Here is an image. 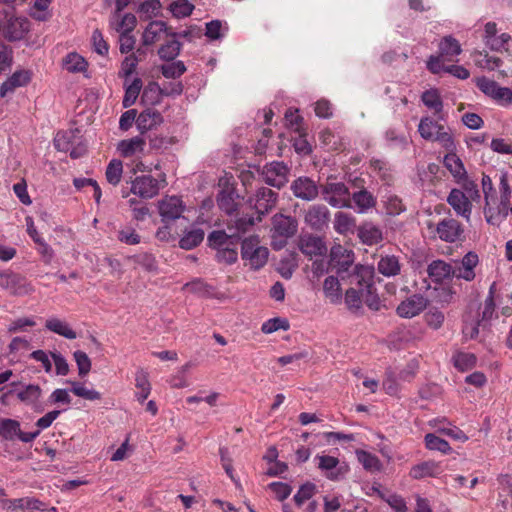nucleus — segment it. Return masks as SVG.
<instances>
[{
  "mask_svg": "<svg viewBox=\"0 0 512 512\" xmlns=\"http://www.w3.org/2000/svg\"><path fill=\"white\" fill-rule=\"evenodd\" d=\"M476 66L482 69L493 71L501 66V59L495 56H489L486 52L475 51L472 54Z\"/></svg>",
  "mask_w": 512,
  "mask_h": 512,
  "instance_id": "45",
  "label": "nucleus"
},
{
  "mask_svg": "<svg viewBox=\"0 0 512 512\" xmlns=\"http://www.w3.org/2000/svg\"><path fill=\"white\" fill-rule=\"evenodd\" d=\"M428 275L436 282H441L450 276L453 277V268L443 260H435L428 266Z\"/></svg>",
  "mask_w": 512,
  "mask_h": 512,
  "instance_id": "42",
  "label": "nucleus"
},
{
  "mask_svg": "<svg viewBox=\"0 0 512 512\" xmlns=\"http://www.w3.org/2000/svg\"><path fill=\"white\" fill-rule=\"evenodd\" d=\"M352 208L359 214L367 213L376 205V198L366 189L351 194Z\"/></svg>",
  "mask_w": 512,
  "mask_h": 512,
  "instance_id": "29",
  "label": "nucleus"
},
{
  "mask_svg": "<svg viewBox=\"0 0 512 512\" xmlns=\"http://www.w3.org/2000/svg\"><path fill=\"white\" fill-rule=\"evenodd\" d=\"M291 190L295 197L312 201L318 196L320 187L309 177L302 176L292 182Z\"/></svg>",
  "mask_w": 512,
  "mask_h": 512,
  "instance_id": "19",
  "label": "nucleus"
},
{
  "mask_svg": "<svg viewBox=\"0 0 512 512\" xmlns=\"http://www.w3.org/2000/svg\"><path fill=\"white\" fill-rule=\"evenodd\" d=\"M123 173V164L120 160L113 159L106 168V179L113 186L119 184Z\"/></svg>",
  "mask_w": 512,
  "mask_h": 512,
  "instance_id": "54",
  "label": "nucleus"
},
{
  "mask_svg": "<svg viewBox=\"0 0 512 512\" xmlns=\"http://www.w3.org/2000/svg\"><path fill=\"white\" fill-rule=\"evenodd\" d=\"M345 304L347 308L353 312L358 313L362 309L363 297L361 295L360 285H351L345 293Z\"/></svg>",
  "mask_w": 512,
  "mask_h": 512,
  "instance_id": "43",
  "label": "nucleus"
},
{
  "mask_svg": "<svg viewBox=\"0 0 512 512\" xmlns=\"http://www.w3.org/2000/svg\"><path fill=\"white\" fill-rule=\"evenodd\" d=\"M461 52L462 48L459 41L452 36L443 37L439 43L440 55L449 61H453Z\"/></svg>",
  "mask_w": 512,
  "mask_h": 512,
  "instance_id": "37",
  "label": "nucleus"
},
{
  "mask_svg": "<svg viewBox=\"0 0 512 512\" xmlns=\"http://www.w3.org/2000/svg\"><path fill=\"white\" fill-rule=\"evenodd\" d=\"M31 80V72L28 70L15 71L0 87V95L8 97L18 87L27 85Z\"/></svg>",
  "mask_w": 512,
  "mask_h": 512,
  "instance_id": "24",
  "label": "nucleus"
},
{
  "mask_svg": "<svg viewBox=\"0 0 512 512\" xmlns=\"http://www.w3.org/2000/svg\"><path fill=\"white\" fill-rule=\"evenodd\" d=\"M443 468L440 463L435 461H424L414 465L410 470V476L413 479H422L425 477H437L442 474Z\"/></svg>",
  "mask_w": 512,
  "mask_h": 512,
  "instance_id": "31",
  "label": "nucleus"
},
{
  "mask_svg": "<svg viewBox=\"0 0 512 512\" xmlns=\"http://www.w3.org/2000/svg\"><path fill=\"white\" fill-rule=\"evenodd\" d=\"M448 204L453 208L457 215L463 217L467 221L472 213V201L461 189H452L447 197Z\"/></svg>",
  "mask_w": 512,
  "mask_h": 512,
  "instance_id": "21",
  "label": "nucleus"
},
{
  "mask_svg": "<svg viewBox=\"0 0 512 512\" xmlns=\"http://www.w3.org/2000/svg\"><path fill=\"white\" fill-rule=\"evenodd\" d=\"M72 388L71 391L78 397L86 400L95 401L101 399V394L92 388H87L84 384L76 381L70 382Z\"/></svg>",
  "mask_w": 512,
  "mask_h": 512,
  "instance_id": "55",
  "label": "nucleus"
},
{
  "mask_svg": "<svg viewBox=\"0 0 512 512\" xmlns=\"http://www.w3.org/2000/svg\"><path fill=\"white\" fill-rule=\"evenodd\" d=\"M498 503L503 511L508 508L512 509V478L508 474L498 476Z\"/></svg>",
  "mask_w": 512,
  "mask_h": 512,
  "instance_id": "27",
  "label": "nucleus"
},
{
  "mask_svg": "<svg viewBox=\"0 0 512 512\" xmlns=\"http://www.w3.org/2000/svg\"><path fill=\"white\" fill-rule=\"evenodd\" d=\"M315 460L318 461V468L324 472L325 476L333 481L342 478L348 471V467L344 463H340L339 459L330 455H316Z\"/></svg>",
  "mask_w": 512,
  "mask_h": 512,
  "instance_id": "13",
  "label": "nucleus"
},
{
  "mask_svg": "<svg viewBox=\"0 0 512 512\" xmlns=\"http://www.w3.org/2000/svg\"><path fill=\"white\" fill-rule=\"evenodd\" d=\"M300 251L310 257L322 256L326 253V246L320 237L305 235L299 240Z\"/></svg>",
  "mask_w": 512,
  "mask_h": 512,
  "instance_id": "26",
  "label": "nucleus"
},
{
  "mask_svg": "<svg viewBox=\"0 0 512 512\" xmlns=\"http://www.w3.org/2000/svg\"><path fill=\"white\" fill-rule=\"evenodd\" d=\"M74 133L72 130L59 131L54 137V146L58 151L68 152L73 144Z\"/></svg>",
  "mask_w": 512,
  "mask_h": 512,
  "instance_id": "58",
  "label": "nucleus"
},
{
  "mask_svg": "<svg viewBox=\"0 0 512 512\" xmlns=\"http://www.w3.org/2000/svg\"><path fill=\"white\" fill-rule=\"evenodd\" d=\"M386 212L389 215H399L405 210L402 200L396 195H387L384 199Z\"/></svg>",
  "mask_w": 512,
  "mask_h": 512,
  "instance_id": "64",
  "label": "nucleus"
},
{
  "mask_svg": "<svg viewBox=\"0 0 512 512\" xmlns=\"http://www.w3.org/2000/svg\"><path fill=\"white\" fill-rule=\"evenodd\" d=\"M427 228L434 237L447 243L459 241L464 233L462 224L450 216L441 219L437 223L429 222Z\"/></svg>",
  "mask_w": 512,
  "mask_h": 512,
  "instance_id": "6",
  "label": "nucleus"
},
{
  "mask_svg": "<svg viewBox=\"0 0 512 512\" xmlns=\"http://www.w3.org/2000/svg\"><path fill=\"white\" fill-rule=\"evenodd\" d=\"M0 287L15 296H25L34 292L33 285L20 274L7 272Z\"/></svg>",
  "mask_w": 512,
  "mask_h": 512,
  "instance_id": "12",
  "label": "nucleus"
},
{
  "mask_svg": "<svg viewBox=\"0 0 512 512\" xmlns=\"http://www.w3.org/2000/svg\"><path fill=\"white\" fill-rule=\"evenodd\" d=\"M169 10L174 17L185 18L191 15L194 10V5L188 0H176L170 4Z\"/></svg>",
  "mask_w": 512,
  "mask_h": 512,
  "instance_id": "57",
  "label": "nucleus"
},
{
  "mask_svg": "<svg viewBox=\"0 0 512 512\" xmlns=\"http://www.w3.org/2000/svg\"><path fill=\"white\" fill-rule=\"evenodd\" d=\"M454 366L460 371H467L474 367L476 357L469 352H457L453 356Z\"/></svg>",
  "mask_w": 512,
  "mask_h": 512,
  "instance_id": "53",
  "label": "nucleus"
},
{
  "mask_svg": "<svg viewBox=\"0 0 512 512\" xmlns=\"http://www.w3.org/2000/svg\"><path fill=\"white\" fill-rule=\"evenodd\" d=\"M145 140L140 136L121 140L117 145V151L124 158L139 157L144 153Z\"/></svg>",
  "mask_w": 512,
  "mask_h": 512,
  "instance_id": "25",
  "label": "nucleus"
},
{
  "mask_svg": "<svg viewBox=\"0 0 512 512\" xmlns=\"http://www.w3.org/2000/svg\"><path fill=\"white\" fill-rule=\"evenodd\" d=\"M479 262L478 255L474 252H468L461 261L456 262L453 268V277L472 281L475 278V267Z\"/></svg>",
  "mask_w": 512,
  "mask_h": 512,
  "instance_id": "20",
  "label": "nucleus"
},
{
  "mask_svg": "<svg viewBox=\"0 0 512 512\" xmlns=\"http://www.w3.org/2000/svg\"><path fill=\"white\" fill-rule=\"evenodd\" d=\"M131 192L140 198L150 199L160 190L159 182L151 175H141L131 181Z\"/></svg>",
  "mask_w": 512,
  "mask_h": 512,
  "instance_id": "16",
  "label": "nucleus"
},
{
  "mask_svg": "<svg viewBox=\"0 0 512 512\" xmlns=\"http://www.w3.org/2000/svg\"><path fill=\"white\" fill-rule=\"evenodd\" d=\"M162 122V116L155 110H145L139 114L136 120L137 129L145 133Z\"/></svg>",
  "mask_w": 512,
  "mask_h": 512,
  "instance_id": "35",
  "label": "nucleus"
},
{
  "mask_svg": "<svg viewBox=\"0 0 512 512\" xmlns=\"http://www.w3.org/2000/svg\"><path fill=\"white\" fill-rule=\"evenodd\" d=\"M356 456L366 471L374 473L379 472L382 469V463L375 454L365 450H357Z\"/></svg>",
  "mask_w": 512,
  "mask_h": 512,
  "instance_id": "44",
  "label": "nucleus"
},
{
  "mask_svg": "<svg viewBox=\"0 0 512 512\" xmlns=\"http://www.w3.org/2000/svg\"><path fill=\"white\" fill-rule=\"evenodd\" d=\"M325 297L332 304H339L342 301V290L338 277L328 276L323 284Z\"/></svg>",
  "mask_w": 512,
  "mask_h": 512,
  "instance_id": "40",
  "label": "nucleus"
},
{
  "mask_svg": "<svg viewBox=\"0 0 512 512\" xmlns=\"http://www.w3.org/2000/svg\"><path fill=\"white\" fill-rule=\"evenodd\" d=\"M141 88L142 81L140 78H134L130 84H127V81L125 80V95L122 101L124 108H128L135 104Z\"/></svg>",
  "mask_w": 512,
  "mask_h": 512,
  "instance_id": "47",
  "label": "nucleus"
},
{
  "mask_svg": "<svg viewBox=\"0 0 512 512\" xmlns=\"http://www.w3.org/2000/svg\"><path fill=\"white\" fill-rule=\"evenodd\" d=\"M377 269L382 275L392 277L400 273L401 265L398 257L394 255H385L378 261Z\"/></svg>",
  "mask_w": 512,
  "mask_h": 512,
  "instance_id": "41",
  "label": "nucleus"
},
{
  "mask_svg": "<svg viewBox=\"0 0 512 512\" xmlns=\"http://www.w3.org/2000/svg\"><path fill=\"white\" fill-rule=\"evenodd\" d=\"M484 194V217L488 224L499 226L508 216L509 201L512 197V189L505 176H502L499 183V195L493 187L491 178L483 175L481 180Z\"/></svg>",
  "mask_w": 512,
  "mask_h": 512,
  "instance_id": "1",
  "label": "nucleus"
},
{
  "mask_svg": "<svg viewBox=\"0 0 512 512\" xmlns=\"http://www.w3.org/2000/svg\"><path fill=\"white\" fill-rule=\"evenodd\" d=\"M357 236L365 245H376L383 239L382 230L371 222H365L357 228Z\"/></svg>",
  "mask_w": 512,
  "mask_h": 512,
  "instance_id": "30",
  "label": "nucleus"
},
{
  "mask_svg": "<svg viewBox=\"0 0 512 512\" xmlns=\"http://www.w3.org/2000/svg\"><path fill=\"white\" fill-rule=\"evenodd\" d=\"M288 167L283 162H271L264 166V181L273 187L281 188L288 182Z\"/></svg>",
  "mask_w": 512,
  "mask_h": 512,
  "instance_id": "15",
  "label": "nucleus"
},
{
  "mask_svg": "<svg viewBox=\"0 0 512 512\" xmlns=\"http://www.w3.org/2000/svg\"><path fill=\"white\" fill-rule=\"evenodd\" d=\"M241 256L245 265L253 270H258L267 263L269 250L260 245L258 236L253 235L242 241Z\"/></svg>",
  "mask_w": 512,
  "mask_h": 512,
  "instance_id": "5",
  "label": "nucleus"
},
{
  "mask_svg": "<svg viewBox=\"0 0 512 512\" xmlns=\"http://www.w3.org/2000/svg\"><path fill=\"white\" fill-rule=\"evenodd\" d=\"M316 492V486L307 482L303 484L294 495V501L297 506H301L305 501L311 499Z\"/></svg>",
  "mask_w": 512,
  "mask_h": 512,
  "instance_id": "63",
  "label": "nucleus"
},
{
  "mask_svg": "<svg viewBox=\"0 0 512 512\" xmlns=\"http://www.w3.org/2000/svg\"><path fill=\"white\" fill-rule=\"evenodd\" d=\"M227 31V27L219 20H212L206 23L205 35L210 40H218L222 38Z\"/></svg>",
  "mask_w": 512,
  "mask_h": 512,
  "instance_id": "61",
  "label": "nucleus"
},
{
  "mask_svg": "<svg viewBox=\"0 0 512 512\" xmlns=\"http://www.w3.org/2000/svg\"><path fill=\"white\" fill-rule=\"evenodd\" d=\"M354 263V252L340 244L334 245L330 250V266L337 275L344 280L345 274Z\"/></svg>",
  "mask_w": 512,
  "mask_h": 512,
  "instance_id": "10",
  "label": "nucleus"
},
{
  "mask_svg": "<svg viewBox=\"0 0 512 512\" xmlns=\"http://www.w3.org/2000/svg\"><path fill=\"white\" fill-rule=\"evenodd\" d=\"M184 209L183 201L177 196H166L158 202V210L163 222L180 218Z\"/></svg>",
  "mask_w": 512,
  "mask_h": 512,
  "instance_id": "17",
  "label": "nucleus"
},
{
  "mask_svg": "<svg viewBox=\"0 0 512 512\" xmlns=\"http://www.w3.org/2000/svg\"><path fill=\"white\" fill-rule=\"evenodd\" d=\"M204 230L199 227H192L184 231L183 236L179 240V246L185 250H191L197 247L204 239Z\"/></svg>",
  "mask_w": 512,
  "mask_h": 512,
  "instance_id": "38",
  "label": "nucleus"
},
{
  "mask_svg": "<svg viewBox=\"0 0 512 512\" xmlns=\"http://www.w3.org/2000/svg\"><path fill=\"white\" fill-rule=\"evenodd\" d=\"M41 394L42 391L38 385L30 384L20 390L17 393V396L22 402H25L29 405H34L39 401Z\"/></svg>",
  "mask_w": 512,
  "mask_h": 512,
  "instance_id": "50",
  "label": "nucleus"
},
{
  "mask_svg": "<svg viewBox=\"0 0 512 512\" xmlns=\"http://www.w3.org/2000/svg\"><path fill=\"white\" fill-rule=\"evenodd\" d=\"M63 64L65 69L72 73L83 72L87 67L86 60L77 53H69L65 57Z\"/></svg>",
  "mask_w": 512,
  "mask_h": 512,
  "instance_id": "52",
  "label": "nucleus"
},
{
  "mask_svg": "<svg viewBox=\"0 0 512 512\" xmlns=\"http://www.w3.org/2000/svg\"><path fill=\"white\" fill-rule=\"evenodd\" d=\"M426 306V298L422 295L415 294L398 305L397 314L402 318H412L420 314Z\"/></svg>",
  "mask_w": 512,
  "mask_h": 512,
  "instance_id": "22",
  "label": "nucleus"
},
{
  "mask_svg": "<svg viewBox=\"0 0 512 512\" xmlns=\"http://www.w3.org/2000/svg\"><path fill=\"white\" fill-rule=\"evenodd\" d=\"M439 422L446 423V425L438 427V432L460 442H466L469 439L468 436L460 428L452 425L450 422H447L446 419H442Z\"/></svg>",
  "mask_w": 512,
  "mask_h": 512,
  "instance_id": "56",
  "label": "nucleus"
},
{
  "mask_svg": "<svg viewBox=\"0 0 512 512\" xmlns=\"http://www.w3.org/2000/svg\"><path fill=\"white\" fill-rule=\"evenodd\" d=\"M320 193L323 200L333 208H352L348 186L344 182L337 181L334 176H329L320 186Z\"/></svg>",
  "mask_w": 512,
  "mask_h": 512,
  "instance_id": "4",
  "label": "nucleus"
},
{
  "mask_svg": "<svg viewBox=\"0 0 512 512\" xmlns=\"http://www.w3.org/2000/svg\"><path fill=\"white\" fill-rule=\"evenodd\" d=\"M276 201L277 193L266 187L259 188L256 194L249 198L250 206L259 214V221L262 215L268 213L275 206Z\"/></svg>",
  "mask_w": 512,
  "mask_h": 512,
  "instance_id": "14",
  "label": "nucleus"
},
{
  "mask_svg": "<svg viewBox=\"0 0 512 512\" xmlns=\"http://www.w3.org/2000/svg\"><path fill=\"white\" fill-rule=\"evenodd\" d=\"M273 224V245L275 248H282L286 240L292 237L297 231V221L290 216L276 214L272 218Z\"/></svg>",
  "mask_w": 512,
  "mask_h": 512,
  "instance_id": "7",
  "label": "nucleus"
},
{
  "mask_svg": "<svg viewBox=\"0 0 512 512\" xmlns=\"http://www.w3.org/2000/svg\"><path fill=\"white\" fill-rule=\"evenodd\" d=\"M330 220L329 209L322 204L310 206L304 215L305 223L313 230H323Z\"/></svg>",
  "mask_w": 512,
  "mask_h": 512,
  "instance_id": "18",
  "label": "nucleus"
},
{
  "mask_svg": "<svg viewBox=\"0 0 512 512\" xmlns=\"http://www.w3.org/2000/svg\"><path fill=\"white\" fill-rule=\"evenodd\" d=\"M422 101L425 106L434 111V114L438 115L441 113L443 108V103L441 97L437 90L431 89L425 91L422 94Z\"/></svg>",
  "mask_w": 512,
  "mask_h": 512,
  "instance_id": "51",
  "label": "nucleus"
},
{
  "mask_svg": "<svg viewBox=\"0 0 512 512\" xmlns=\"http://www.w3.org/2000/svg\"><path fill=\"white\" fill-rule=\"evenodd\" d=\"M0 436L8 441H12L17 437L20 441L29 443L39 436V431L22 432L20 423L17 420L0 418Z\"/></svg>",
  "mask_w": 512,
  "mask_h": 512,
  "instance_id": "11",
  "label": "nucleus"
},
{
  "mask_svg": "<svg viewBox=\"0 0 512 512\" xmlns=\"http://www.w3.org/2000/svg\"><path fill=\"white\" fill-rule=\"evenodd\" d=\"M136 22V17L132 13L122 14L121 12H115L110 19V26L119 35L131 34L136 26Z\"/></svg>",
  "mask_w": 512,
  "mask_h": 512,
  "instance_id": "28",
  "label": "nucleus"
},
{
  "mask_svg": "<svg viewBox=\"0 0 512 512\" xmlns=\"http://www.w3.org/2000/svg\"><path fill=\"white\" fill-rule=\"evenodd\" d=\"M380 497L395 511V512H407L408 507L403 497L397 494L385 495L378 491Z\"/></svg>",
  "mask_w": 512,
  "mask_h": 512,
  "instance_id": "62",
  "label": "nucleus"
},
{
  "mask_svg": "<svg viewBox=\"0 0 512 512\" xmlns=\"http://www.w3.org/2000/svg\"><path fill=\"white\" fill-rule=\"evenodd\" d=\"M238 195H236L234 189L226 188L220 191L217 196V204L219 208L225 213L231 215L237 210V199Z\"/></svg>",
  "mask_w": 512,
  "mask_h": 512,
  "instance_id": "39",
  "label": "nucleus"
},
{
  "mask_svg": "<svg viewBox=\"0 0 512 512\" xmlns=\"http://www.w3.org/2000/svg\"><path fill=\"white\" fill-rule=\"evenodd\" d=\"M476 85L481 92L492 98L496 103L502 106H508L512 103V90L508 87H501L494 80L486 77H480Z\"/></svg>",
  "mask_w": 512,
  "mask_h": 512,
  "instance_id": "9",
  "label": "nucleus"
},
{
  "mask_svg": "<svg viewBox=\"0 0 512 512\" xmlns=\"http://www.w3.org/2000/svg\"><path fill=\"white\" fill-rule=\"evenodd\" d=\"M424 442L426 448L432 451H438L445 455L450 454L452 451L450 444L446 440L438 437L434 433L426 434Z\"/></svg>",
  "mask_w": 512,
  "mask_h": 512,
  "instance_id": "48",
  "label": "nucleus"
},
{
  "mask_svg": "<svg viewBox=\"0 0 512 512\" xmlns=\"http://www.w3.org/2000/svg\"><path fill=\"white\" fill-rule=\"evenodd\" d=\"M334 230L341 234L347 235L353 233L356 228V218L345 212H337L334 216Z\"/></svg>",
  "mask_w": 512,
  "mask_h": 512,
  "instance_id": "36",
  "label": "nucleus"
},
{
  "mask_svg": "<svg viewBox=\"0 0 512 512\" xmlns=\"http://www.w3.org/2000/svg\"><path fill=\"white\" fill-rule=\"evenodd\" d=\"M45 328L57 335H60L66 339H75L77 333L70 327L65 321L57 317H49L45 322Z\"/></svg>",
  "mask_w": 512,
  "mask_h": 512,
  "instance_id": "34",
  "label": "nucleus"
},
{
  "mask_svg": "<svg viewBox=\"0 0 512 512\" xmlns=\"http://www.w3.org/2000/svg\"><path fill=\"white\" fill-rule=\"evenodd\" d=\"M135 386L137 388L136 399L143 403L151 392V385L148 379V375L144 371H138L135 377Z\"/></svg>",
  "mask_w": 512,
  "mask_h": 512,
  "instance_id": "46",
  "label": "nucleus"
},
{
  "mask_svg": "<svg viewBox=\"0 0 512 512\" xmlns=\"http://www.w3.org/2000/svg\"><path fill=\"white\" fill-rule=\"evenodd\" d=\"M186 71V67L182 61H175L161 66L162 75L168 79L179 78Z\"/></svg>",
  "mask_w": 512,
  "mask_h": 512,
  "instance_id": "60",
  "label": "nucleus"
},
{
  "mask_svg": "<svg viewBox=\"0 0 512 512\" xmlns=\"http://www.w3.org/2000/svg\"><path fill=\"white\" fill-rule=\"evenodd\" d=\"M207 240H208L209 246L212 249L218 251L222 248H226L231 245H238L239 236L228 235L223 230H216V231H212L208 235Z\"/></svg>",
  "mask_w": 512,
  "mask_h": 512,
  "instance_id": "32",
  "label": "nucleus"
},
{
  "mask_svg": "<svg viewBox=\"0 0 512 512\" xmlns=\"http://www.w3.org/2000/svg\"><path fill=\"white\" fill-rule=\"evenodd\" d=\"M30 29V22L26 17H18L6 13L2 21V37L8 41H17L24 38Z\"/></svg>",
  "mask_w": 512,
  "mask_h": 512,
  "instance_id": "8",
  "label": "nucleus"
},
{
  "mask_svg": "<svg viewBox=\"0 0 512 512\" xmlns=\"http://www.w3.org/2000/svg\"><path fill=\"white\" fill-rule=\"evenodd\" d=\"M374 267L369 265H355L348 274L350 285H360L363 303L371 310L378 311L381 307L380 298L374 285Z\"/></svg>",
  "mask_w": 512,
  "mask_h": 512,
  "instance_id": "2",
  "label": "nucleus"
},
{
  "mask_svg": "<svg viewBox=\"0 0 512 512\" xmlns=\"http://www.w3.org/2000/svg\"><path fill=\"white\" fill-rule=\"evenodd\" d=\"M180 50L181 43L178 40L172 38L170 41H167L159 48L158 55L163 60L172 61L179 55Z\"/></svg>",
  "mask_w": 512,
  "mask_h": 512,
  "instance_id": "49",
  "label": "nucleus"
},
{
  "mask_svg": "<svg viewBox=\"0 0 512 512\" xmlns=\"http://www.w3.org/2000/svg\"><path fill=\"white\" fill-rule=\"evenodd\" d=\"M418 132L423 139L437 142L447 151L455 150V142L449 128L439 124L430 117L421 118Z\"/></svg>",
  "mask_w": 512,
  "mask_h": 512,
  "instance_id": "3",
  "label": "nucleus"
},
{
  "mask_svg": "<svg viewBox=\"0 0 512 512\" xmlns=\"http://www.w3.org/2000/svg\"><path fill=\"white\" fill-rule=\"evenodd\" d=\"M170 30L165 22L160 20L151 21L142 34V43L150 46L160 41L164 36L169 37Z\"/></svg>",
  "mask_w": 512,
  "mask_h": 512,
  "instance_id": "23",
  "label": "nucleus"
},
{
  "mask_svg": "<svg viewBox=\"0 0 512 512\" xmlns=\"http://www.w3.org/2000/svg\"><path fill=\"white\" fill-rule=\"evenodd\" d=\"M453 151H448L444 156L443 164L455 180L460 183L462 179L466 178L467 172L463 162Z\"/></svg>",
  "mask_w": 512,
  "mask_h": 512,
  "instance_id": "33",
  "label": "nucleus"
},
{
  "mask_svg": "<svg viewBox=\"0 0 512 512\" xmlns=\"http://www.w3.org/2000/svg\"><path fill=\"white\" fill-rule=\"evenodd\" d=\"M290 327L289 322L285 318L275 317L266 320L261 327L264 334H271L278 330H288Z\"/></svg>",
  "mask_w": 512,
  "mask_h": 512,
  "instance_id": "59",
  "label": "nucleus"
}]
</instances>
